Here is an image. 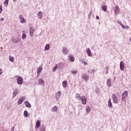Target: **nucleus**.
<instances>
[{
	"instance_id": "nucleus-3",
	"label": "nucleus",
	"mask_w": 131,
	"mask_h": 131,
	"mask_svg": "<svg viewBox=\"0 0 131 131\" xmlns=\"http://www.w3.org/2000/svg\"><path fill=\"white\" fill-rule=\"evenodd\" d=\"M17 81L18 84H22V83H23V78L20 76L18 77Z\"/></svg>"
},
{
	"instance_id": "nucleus-27",
	"label": "nucleus",
	"mask_w": 131,
	"mask_h": 131,
	"mask_svg": "<svg viewBox=\"0 0 131 131\" xmlns=\"http://www.w3.org/2000/svg\"><path fill=\"white\" fill-rule=\"evenodd\" d=\"M58 110V107L56 106H54L52 109V111L54 112V111H57Z\"/></svg>"
},
{
	"instance_id": "nucleus-35",
	"label": "nucleus",
	"mask_w": 131,
	"mask_h": 131,
	"mask_svg": "<svg viewBox=\"0 0 131 131\" xmlns=\"http://www.w3.org/2000/svg\"><path fill=\"white\" fill-rule=\"evenodd\" d=\"M30 36L31 37H32V36H33V32H31V30H30Z\"/></svg>"
},
{
	"instance_id": "nucleus-32",
	"label": "nucleus",
	"mask_w": 131,
	"mask_h": 131,
	"mask_svg": "<svg viewBox=\"0 0 131 131\" xmlns=\"http://www.w3.org/2000/svg\"><path fill=\"white\" fill-rule=\"evenodd\" d=\"M56 70H57V66H56L55 67L53 68V72H55V71H56Z\"/></svg>"
},
{
	"instance_id": "nucleus-39",
	"label": "nucleus",
	"mask_w": 131,
	"mask_h": 131,
	"mask_svg": "<svg viewBox=\"0 0 131 131\" xmlns=\"http://www.w3.org/2000/svg\"><path fill=\"white\" fill-rule=\"evenodd\" d=\"M15 130V127H12V129H11V131H14Z\"/></svg>"
},
{
	"instance_id": "nucleus-45",
	"label": "nucleus",
	"mask_w": 131,
	"mask_h": 131,
	"mask_svg": "<svg viewBox=\"0 0 131 131\" xmlns=\"http://www.w3.org/2000/svg\"><path fill=\"white\" fill-rule=\"evenodd\" d=\"M13 1H14V2H16V0H13Z\"/></svg>"
},
{
	"instance_id": "nucleus-1",
	"label": "nucleus",
	"mask_w": 131,
	"mask_h": 131,
	"mask_svg": "<svg viewBox=\"0 0 131 131\" xmlns=\"http://www.w3.org/2000/svg\"><path fill=\"white\" fill-rule=\"evenodd\" d=\"M112 99L113 100V103H115V104H117V103H118V99H117V96H116V94H113Z\"/></svg>"
},
{
	"instance_id": "nucleus-19",
	"label": "nucleus",
	"mask_w": 131,
	"mask_h": 131,
	"mask_svg": "<svg viewBox=\"0 0 131 131\" xmlns=\"http://www.w3.org/2000/svg\"><path fill=\"white\" fill-rule=\"evenodd\" d=\"M119 9L118 8V7L117 6L115 7V13L116 14H117V13H119Z\"/></svg>"
},
{
	"instance_id": "nucleus-41",
	"label": "nucleus",
	"mask_w": 131,
	"mask_h": 131,
	"mask_svg": "<svg viewBox=\"0 0 131 131\" xmlns=\"http://www.w3.org/2000/svg\"><path fill=\"white\" fill-rule=\"evenodd\" d=\"M3 73V71H2V69H0V75Z\"/></svg>"
},
{
	"instance_id": "nucleus-26",
	"label": "nucleus",
	"mask_w": 131,
	"mask_h": 131,
	"mask_svg": "<svg viewBox=\"0 0 131 131\" xmlns=\"http://www.w3.org/2000/svg\"><path fill=\"white\" fill-rule=\"evenodd\" d=\"M8 4H9V0H5L4 5H5V6H8Z\"/></svg>"
},
{
	"instance_id": "nucleus-16",
	"label": "nucleus",
	"mask_w": 131,
	"mask_h": 131,
	"mask_svg": "<svg viewBox=\"0 0 131 131\" xmlns=\"http://www.w3.org/2000/svg\"><path fill=\"white\" fill-rule=\"evenodd\" d=\"M107 85H108V86H111V85H112L111 80L108 79L107 80Z\"/></svg>"
},
{
	"instance_id": "nucleus-12",
	"label": "nucleus",
	"mask_w": 131,
	"mask_h": 131,
	"mask_svg": "<svg viewBox=\"0 0 131 131\" xmlns=\"http://www.w3.org/2000/svg\"><path fill=\"white\" fill-rule=\"evenodd\" d=\"M38 84H45V81L43 79L40 78L38 80Z\"/></svg>"
},
{
	"instance_id": "nucleus-17",
	"label": "nucleus",
	"mask_w": 131,
	"mask_h": 131,
	"mask_svg": "<svg viewBox=\"0 0 131 131\" xmlns=\"http://www.w3.org/2000/svg\"><path fill=\"white\" fill-rule=\"evenodd\" d=\"M102 10L104 11V12H107V7L106 6H102Z\"/></svg>"
},
{
	"instance_id": "nucleus-24",
	"label": "nucleus",
	"mask_w": 131,
	"mask_h": 131,
	"mask_svg": "<svg viewBox=\"0 0 131 131\" xmlns=\"http://www.w3.org/2000/svg\"><path fill=\"white\" fill-rule=\"evenodd\" d=\"M49 49H50V45L47 44L45 46V49L48 50Z\"/></svg>"
},
{
	"instance_id": "nucleus-25",
	"label": "nucleus",
	"mask_w": 131,
	"mask_h": 131,
	"mask_svg": "<svg viewBox=\"0 0 131 131\" xmlns=\"http://www.w3.org/2000/svg\"><path fill=\"white\" fill-rule=\"evenodd\" d=\"M24 115L25 117H28V112H27V111H25Z\"/></svg>"
},
{
	"instance_id": "nucleus-11",
	"label": "nucleus",
	"mask_w": 131,
	"mask_h": 131,
	"mask_svg": "<svg viewBox=\"0 0 131 131\" xmlns=\"http://www.w3.org/2000/svg\"><path fill=\"white\" fill-rule=\"evenodd\" d=\"M25 104L26 105V106L28 108H30V107H31L30 103H29V102L28 101H25Z\"/></svg>"
},
{
	"instance_id": "nucleus-37",
	"label": "nucleus",
	"mask_w": 131,
	"mask_h": 131,
	"mask_svg": "<svg viewBox=\"0 0 131 131\" xmlns=\"http://www.w3.org/2000/svg\"><path fill=\"white\" fill-rule=\"evenodd\" d=\"M91 111V108L90 107H88L86 108V112H90Z\"/></svg>"
},
{
	"instance_id": "nucleus-4",
	"label": "nucleus",
	"mask_w": 131,
	"mask_h": 131,
	"mask_svg": "<svg viewBox=\"0 0 131 131\" xmlns=\"http://www.w3.org/2000/svg\"><path fill=\"white\" fill-rule=\"evenodd\" d=\"M81 101L83 105H85L86 104V98H85V97L82 96L81 97Z\"/></svg>"
},
{
	"instance_id": "nucleus-10",
	"label": "nucleus",
	"mask_w": 131,
	"mask_h": 131,
	"mask_svg": "<svg viewBox=\"0 0 131 131\" xmlns=\"http://www.w3.org/2000/svg\"><path fill=\"white\" fill-rule=\"evenodd\" d=\"M42 70V67H40L38 68V69L37 70L38 75H39V74H40V72H41Z\"/></svg>"
},
{
	"instance_id": "nucleus-7",
	"label": "nucleus",
	"mask_w": 131,
	"mask_h": 131,
	"mask_svg": "<svg viewBox=\"0 0 131 131\" xmlns=\"http://www.w3.org/2000/svg\"><path fill=\"white\" fill-rule=\"evenodd\" d=\"M25 100V97H23L18 100V105H20V104H22L23 103V101Z\"/></svg>"
},
{
	"instance_id": "nucleus-38",
	"label": "nucleus",
	"mask_w": 131,
	"mask_h": 131,
	"mask_svg": "<svg viewBox=\"0 0 131 131\" xmlns=\"http://www.w3.org/2000/svg\"><path fill=\"white\" fill-rule=\"evenodd\" d=\"M83 78H84V79L86 80L88 79V76H84Z\"/></svg>"
},
{
	"instance_id": "nucleus-43",
	"label": "nucleus",
	"mask_w": 131,
	"mask_h": 131,
	"mask_svg": "<svg viewBox=\"0 0 131 131\" xmlns=\"http://www.w3.org/2000/svg\"><path fill=\"white\" fill-rule=\"evenodd\" d=\"M84 64L85 65H86V62H84Z\"/></svg>"
},
{
	"instance_id": "nucleus-42",
	"label": "nucleus",
	"mask_w": 131,
	"mask_h": 131,
	"mask_svg": "<svg viewBox=\"0 0 131 131\" xmlns=\"http://www.w3.org/2000/svg\"><path fill=\"white\" fill-rule=\"evenodd\" d=\"M96 19H100V18L99 17V16H96Z\"/></svg>"
},
{
	"instance_id": "nucleus-22",
	"label": "nucleus",
	"mask_w": 131,
	"mask_h": 131,
	"mask_svg": "<svg viewBox=\"0 0 131 131\" xmlns=\"http://www.w3.org/2000/svg\"><path fill=\"white\" fill-rule=\"evenodd\" d=\"M69 59H70V60H71L72 62L74 61V57H73V56H72V55H70L69 56Z\"/></svg>"
},
{
	"instance_id": "nucleus-21",
	"label": "nucleus",
	"mask_w": 131,
	"mask_h": 131,
	"mask_svg": "<svg viewBox=\"0 0 131 131\" xmlns=\"http://www.w3.org/2000/svg\"><path fill=\"white\" fill-rule=\"evenodd\" d=\"M9 60L11 62H14V57H13L12 56H9Z\"/></svg>"
},
{
	"instance_id": "nucleus-5",
	"label": "nucleus",
	"mask_w": 131,
	"mask_h": 131,
	"mask_svg": "<svg viewBox=\"0 0 131 131\" xmlns=\"http://www.w3.org/2000/svg\"><path fill=\"white\" fill-rule=\"evenodd\" d=\"M19 19L20 20V23H26V19H24L22 15H19Z\"/></svg>"
},
{
	"instance_id": "nucleus-30",
	"label": "nucleus",
	"mask_w": 131,
	"mask_h": 131,
	"mask_svg": "<svg viewBox=\"0 0 131 131\" xmlns=\"http://www.w3.org/2000/svg\"><path fill=\"white\" fill-rule=\"evenodd\" d=\"M21 37L23 39H24V38H26V34H25V33H23Z\"/></svg>"
},
{
	"instance_id": "nucleus-14",
	"label": "nucleus",
	"mask_w": 131,
	"mask_h": 131,
	"mask_svg": "<svg viewBox=\"0 0 131 131\" xmlns=\"http://www.w3.org/2000/svg\"><path fill=\"white\" fill-rule=\"evenodd\" d=\"M108 107L112 108V102H111V98H110L108 100Z\"/></svg>"
},
{
	"instance_id": "nucleus-36",
	"label": "nucleus",
	"mask_w": 131,
	"mask_h": 131,
	"mask_svg": "<svg viewBox=\"0 0 131 131\" xmlns=\"http://www.w3.org/2000/svg\"><path fill=\"white\" fill-rule=\"evenodd\" d=\"M3 12V8L2 6H0V14Z\"/></svg>"
},
{
	"instance_id": "nucleus-23",
	"label": "nucleus",
	"mask_w": 131,
	"mask_h": 131,
	"mask_svg": "<svg viewBox=\"0 0 131 131\" xmlns=\"http://www.w3.org/2000/svg\"><path fill=\"white\" fill-rule=\"evenodd\" d=\"M18 94V91L17 90H15L13 92V98H15L16 97V95Z\"/></svg>"
},
{
	"instance_id": "nucleus-8",
	"label": "nucleus",
	"mask_w": 131,
	"mask_h": 131,
	"mask_svg": "<svg viewBox=\"0 0 131 131\" xmlns=\"http://www.w3.org/2000/svg\"><path fill=\"white\" fill-rule=\"evenodd\" d=\"M86 52L88 53V56H89V57H92V56H93V54L91 53V51L90 49H87Z\"/></svg>"
},
{
	"instance_id": "nucleus-18",
	"label": "nucleus",
	"mask_w": 131,
	"mask_h": 131,
	"mask_svg": "<svg viewBox=\"0 0 131 131\" xmlns=\"http://www.w3.org/2000/svg\"><path fill=\"white\" fill-rule=\"evenodd\" d=\"M38 16L39 17L40 19H41L42 18V13H41V11H39L38 13Z\"/></svg>"
},
{
	"instance_id": "nucleus-28",
	"label": "nucleus",
	"mask_w": 131,
	"mask_h": 131,
	"mask_svg": "<svg viewBox=\"0 0 131 131\" xmlns=\"http://www.w3.org/2000/svg\"><path fill=\"white\" fill-rule=\"evenodd\" d=\"M76 99H79V100H80V95L79 94H76Z\"/></svg>"
},
{
	"instance_id": "nucleus-2",
	"label": "nucleus",
	"mask_w": 131,
	"mask_h": 131,
	"mask_svg": "<svg viewBox=\"0 0 131 131\" xmlns=\"http://www.w3.org/2000/svg\"><path fill=\"white\" fill-rule=\"evenodd\" d=\"M128 95V92L127 91H125L122 95V100L124 101V99Z\"/></svg>"
},
{
	"instance_id": "nucleus-29",
	"label": "nucleus",
	"mask_w": 131,
	"mask_h": 131,
	"mask_svg": "<svg viewBox=\"0 0 131 131\" xmlns=\"http://www.w3.org/2000/svg\"><path fill=\"white\" fill-rule=\"evenodd\" d=\"M14 42H18V41H20V39L18 38H15V40H13Z\"/></svg>"
},
{
	"instance_id": "nucleus-34",
	"label": "nucleus",
	"mask_w": 131,
	"mask_h": 131,
	"mask_svg": "<svg viewBox=\"0 0 131 131\" xmlns=\"http://www.w3.org/2000/svg\"><path fill=\"white\" fill-rule=\"evenodd\" d=\"M123 28H124V29H128V28H129V27L128 26H126V27H124L123 26H122Z\"/></svg>"
},
{
	"instance_id": "nucleus-6",
	"label": "nucleus",
	"mask_w": 131,
	"mask_h": 131,
	"mask_svg": "<svg viewBox=\"0 0 131 131\" xmlns=\"http://www.w3.org/2000/svg\"><path fill=\"white\" fill-rule=\"evenodd\" d=\"M120 67L121 71H123V70H124V63L123 61L120 62Z\"/></svg>"
},
{
	"instance_id": "nucleus-33",
	"label": "nucleus",
	"mask_w": 131,
	"mask_h": 131,
	"mask_svg": "<svg viewBox=\"0 0 131 131\" xmlns=\"http://www.w3.org/2000/svg\"><path fill=\"white\" fill-rule=\"evenodd\" d=\"M72 73H73V74H76L77 73V71H72Z\"/></svg>"
},
{
	"instance_id": "nucleus-9",
	"label": "nucleus",
	"mask_w": 131,
	"mask_h": 131,
	"mask_svg": "<svg viewBox=\"0 0 131 131\" xmlns=\"http://www.w3.org/2000/svg\"><path fill=\"white\" fill-rule=\"evenodd\" d=\"M39 126H40V122H39V121H37L36 123L35 128H39Z\"/></svg>"
},
{
	"instance_id": "nucleus-20",
	"label": "nucleus",
	"mask_w": 131,
	"mask_h": 131,
	"mask_svg": "<svg viewBox=\"0 0 131 131\" xmlns=\"http://www.w3.org/2000/svg\"><path fill=\"white\" fill-rule=\"evenodd\" d=\"M62 52H63V54H67V53H68V50L66 48H63L62 49Z\"/></svg>"
},
{
	"instance_id": "nucleus-13",
	"label": "nucleus",
	"mask_w": 131,
	"mask_h": 131,
	"mask_svg": "<svg viewBox=\"0 0 131 131\" xmlns=\"http://www.w3.org/2000/svg\"><path fill=\"white\" fill-rule=\"evenodd\" d=\"M61 95H62V94L61 93V91H58L56 93V98H57V99H59L61 96Z\"/></svg>"
},
{
	"instance_id": "nucleus-31",
	"label": "nucleus",
	"mask_w": 131,
	"mask_h": 131,
	"mask_svg": "<svg viewBox=\"0 0 131 131\" xmlns=\"http://www.w3.org/2000/svg\"><path fill=\"white\" fill-rule=\"evenodd\" d=\"M40 129L41 131H45V130H46V128H45V127H41L40 128Z\"/></svg>"
},
{
	"instance_id": "nucleus-15",
	"label": "nucleus",
	"mask_w": 131,
	"mask_h": 131,
	"mask_svg": "<svg viewBox=\"0 0 131 131\" xmlns=\"http://www.w3.org/2000/svg\"><path fill=\"white\" fill-rule=\"evenodd\" d=\"M62 85H63V88H66V86H67V80L63 81Z\"/></svg>"
},
{
	"instance_id": "nucleus-44",
	"label": "nucleus",
	"mask_w": 131,
	"mask_h": 131,
	"mask_svg": "<svg viewBox=\"0 0 131 131\" xmlns=\"http://www.w3.org/2000/svg\"><path fill=\"white\" fill-rule=\"evenodd\" d=\"M130 41H131V37H130Z\"/></svg>"
},
{
	"instance_id": "nucleus-40",
	"label": "nucleus",
	"mask_w": 131,
	"mask_h": 131,
	"mask_svg": "<svg viewBox=\"0 0 131 131\" xmlns=\"http://www.w3.org/2000/svg\"><path fill=\"white\" fill-rule=\"evenodd\" d=\"M4 20H5V19L4 18H1L0 19V20L2 21H4Z\"/></svg>"
}]
</instances>
